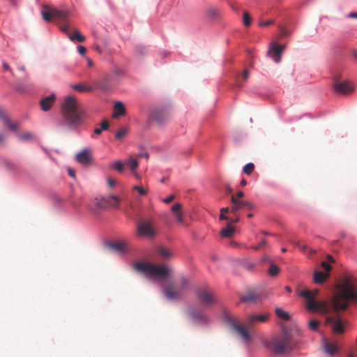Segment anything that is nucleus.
Wrapping results in <instances>:
<instances>
[{
  "mask_svg": "<svg viewBox=\"0 0 357 357\" xmlns=\"http://www.w3.org/2000/svg\"><path fill=\"white\" fill-rule=\"evenodd\" d=\"M243 23L246 26H250L251 24V17L248 12H244Z\"/></svg>",
  "mask_w": 357,
  "mask_h": 357,
  "instance_id": "40",
  "label": "nucleus"
},
{
  "mask_svg": "<svg viewBox=\"0 0 357 357\" xmlns=\"http://www.w3.org/2000/svg\"><path fill=\"white\" fill-rule=\"evenodd\" d=\"M77 50L79 54L84 55L86 51V49L85 47L82 45H79L77 47Z\"/></svg>",
  "mask_w": 357,
  "mask_h": 357,
  "instance_id": "44",
  "label": "nucleus"
},
{
  "mask_svg": "<svg viewBox=\"0 0 357 357\" xmlns=\"http://www.w3.org/2000/svg\"><path fill=\"white\" fill-rule=\"evenodd\" d=\"M259 298L257 294L254 292H248L247 295L241 298L242 302H256Z\"/></svg>",
  "mask_w": 357,
  "mask_h": 357,
  "instance_id": "26",
  "label": "nucleus"
},
{
  "mask_svg": "<svg viewBox=\"0 0 357 357\" xmlns=\"http://www.w3.org/2000/svg\"><path fill=\"white\" fill-rule=\"evenodd\" d=\"M266 243V241L265 239L262 240L261 243H259V245L252 247V248L255 250H259L261 246L264 245Z\"/></svg>",
  "mask_w": 357,
  "mask_h": 357,
  "instance_id": "45",
  "label": "nucleus"
},
{
  "mask_svg": "<svg viewBox=\"0 0 357 357\" xmlns=\"http://www.w3.org/2000/svg\"><path fill=\"white\" fill-rule=\"evenodd\" d=\"M231 202L232 206H231L230 211L233 214H236L237 211L241 209L245 208L252 209L254 207L253 204L249 201L238 199L234 195L231 196Z\"/></svg>",
  "mask_w": 357,
  "mask_h": 357,
  "instance_id": "11",
  "label": "nucleus"
},
{
  "mask_svg": "<svg viewBox=\"0 0 357 357\" xmlns=\"http://www.w3.org/2000/svg\"><path fill=\"white\" fill-rule=\"evenodd\" d=\"M0 120L11 130H16L19 127L18 123L10 121L6 114L2 109H0Z\"/></svg>",
  "mask_w": 357,
  "mask_h": 357,
  "instance_id": "19",
  "label": "nucleus"
},
{
  "mask_svg": "<svg viewBox=\"0 0 357 357\" xmlns=\"http://www.w3.org/2000/svg\"><path fill=\"white\" fill-rule=\"evenodd\" d=\"M128 132V129L127 128H121L115 135V137L117 139H121L124 137Z\"/></svg>",
  "mask_w": 357,
  "mask_h": 357,
  "instance_id": "36",
  "label": "nucleus"
},
{
  "mask_svg": "<svg viewBox=\"0 0 357 357\" xmlns=\"http://www.w3.org/2000/svg\"><path fill=\"white\" fill-rule=\"evenodd\" d=\"M249 71L248 70H244L242 75L237 74L235 77V84L238 87H241L243 84V82H245L249 77Z\"/></svg>",
  "mask_w": 357,
  "mask_h": 357,
  "instance_id": "22",
  "label": "nucleus"
},
{
  "mask_svg": "<svg viewBox=\"0 0 357 357\" xmlns=\"http://www.w3.org/2000/svg\"><path fill=\"white\" fill-rule=\"evenodd\" d=\"M109 246L113 250L119 252H124L126 250V242L118 241V242L111 243L109 245Z\"/></svg>",
  "mask_w": 357,
  "mask_h": 357,
  "instance_id": "24",
  "label": "nucleus"
},
{
  "mask_svg": "<svg viewBox=\"0 0 357 357\" xmlns=\"http://www.w3.org/2000/svg\"><path fill=\"white\" fill-rule=\"evenodd\" d=\"M196 296L199 303L204 307H211L216 302L215 294L208 288L198 289Z\"/></svg>",
  "mask_w": 357,
  "mask_h": 357,
  "instance_id": "7",
  "label": "nucleus"
},
{
  "mask_svg": "<svg viewBox=\"0 0 357 357\" xmlns=\"http://www.w3.org/2000/svg\"><path fill=\"white\" fill-rule=\"evenodd\" d=\"M275 314L281 319L287 321L290 319V315L289 314V313L282 310L280 308L275 309Z\"/></svg>",
  "mask_w": 357,
  "mask_h": 357,
  "instance_id": "31",
  "label": "nucleus"
},
{
  "mask_svg": "<svg viewBox=\"0 0 357 357\" xmlns=\"http://www.w3.org/2000/svg\"><path fill=\"white\" fill-rule=\"evenodd\" d=\"M348 17L350 18H357V13H350Z\"/></svg>",
  "mask_w": 357,
  "mask_h": 357,
  "instance_id": "54",
  "label": "nucleus"
},
{
  "mask_svg": "<svg viewBox=\"0 0 357 357\" xmlns=\"http://www.w3.org/2000/svg\"><path fill=\"white\" fill-rule=\"evenodd\" d=\"M321 266L326 271H330L331 270V266L326 261L321 262Z\"/></svg>",
  "mask_w": 357,
  "mask_h": 357,
  "instance_id": "43",
  "label": "nucleus"
},
{
  "mask_svg": "<svg viewBox=\"0 0 357 357\" xmlns=\"http://www.w3.org/2000/svg\"><path fill=\"white\" fill-rule=\"evenodd\" d=\"M220 220H228V217L226 216L224 213H220Z\"/></svg>",
  "mask_w": 357,
  "mask_h": 357,
  "instance_id": "57",
  "label": "nucleus"
},
{
  "mask_svg": "<svg viewBox=\"0 0 357 357\" xmlns=\"http://www.w3.org/2000/svg\"><path fill=\"white\" fill-rule=\"evenodd\" d=\"M244 196V192L243 191H238L236 194V196H235V197H236L238 199H239V198H241Z\"/></svg>",
  "mask_w": 357,
  "mask_h": 357,
  "instance_id": "50",
  "label": "nucleus"
},
{
  "mask_svg": "<svg viewBox=\"0 0 357 357\" xmlns=\"http://www.w3.org/2000/svg\"><path fill=\"white\" fill-rule=\"evenodd\" d=\"M229 207L222 208L220 209V213H224V214H225V213H228V212H229Z\"/></svg>",
  "mask_w": 357,
  "mask_h": 357,
  "instance_id": "52",
  "label": "nucleus"
},
{
  "mask_svg": "<svg viewBox=\"0 0 357 357\" xmlns=\"http://www.w3.org/2000/svg\"><path fill=\"white\" fill-rule=\"evenodd\" d=\"M285 289H286L288 292H291V289L289 286H286V287H285Z\"/></svg>",
  "mask_w": 357,
  "mask_h": 357,
  "instance_id": "63",
  "label": "nucleus"
},
{
  "mask_svg": "<svg viewBox=\"0 0 357 357\" xmlns=\"http://www.w3.org/2000/svg\"><path fill=\"white\" fill-rule=\"evenodd\" d=\"M119 202L120 199L119 197L116 195H110L107 197H102L100 199H96L94 203L97 208L103 209L106 208L109 204H111L114 207H116Z\"/></svg>",
  "mask_w": 357,
  "mask_h": 357,
  "instance_id": "10",
  "label": "nucleus"
},
{
  "mask_svg": "<svg viewBox=\"0 0 357 357\" xmlns=\"http://www.w3.org/2000/svg\"><path fill=\"white\" fill-rule=\"evenodd\" d=\"M329 276V274L322 271H316L314 273L313 280L317 284L323 283Z\"/></svg>",
  "mask_w": 357,
  "mask_h": 357,
  "instance_id": "23",
  "label": "nucleus"
},
{
  "mask_svg": "<svg viewBox=\"0 0 357 357\" xmlns=\"http://www.w3.org/2000/svg\"><path fill=\"white\" fill-rule=\"evenodd\" d=\"M266 347L275 354H284L291 351L295 346L292 335L287 331L276 335L268 341L264 342Z\"/></svg>",
  "mask_w": 357,
  "mask_h": 357,
  "instance_id": "4",
  "label": "nucleus"
},
{
  "mask_svg": "<svg viewBox=\"0 0 357 357\" xmlns=\"http://www.w3.org/2000/svg\"><path fill=\"white\" fill-rule=\"evenodd\" d=\"M68 174H69L70 176H72V177H75V171H74V170H73L72 169H68Z\"/></svg>",
  "mask_w": 357,
  "mask_h": 357,
  "instance_id": "55",
  "label": "nucleus"
},
{
  "mask_svg": "<svg viewBox=\"0 0 357 357\" xmlns=\"http://www.w3.org/2000/svg\"><path fill=\"white\" fill-rule=\"evenodd\" d=\"M125 164L121 161H117L112 165V167L119 172H123L124 169Z\"/></svg>",
  "mask_w": 357,
  "mask_h": 357,
  "instance_id": "35",
  "label": "nucleus"
},
{
  "mask_svg": "<svg viewBox=\"0 0 357 357\" xmlns=\"http://www.w3.org/2000/svg\"><path fill=\"white\" fill-rule=\"evenodd\" d=\"M133 268L138 273L149 278L167 279L172 271L169 268L150 262H137L133 265Z\"/></svg>",
  "mask_w": 357,
  "mask_h": 357,
  "instance_id": "5",
  "label": "nucleus"
},
{
  "mask_svg": "<svg viewBox=\"0 0 357 357\" xmlns=\"http://www.w3.org/2000/svg\"><path fill=\"white\" fill-rule=\"evenodd\" d=\"M327 260L330 263L334 262L333 257L331 255H327Z\"/></svg>",
  "mask_w": 357,
  "mask_h": 357,
  "instance_id": "56",
  "label": "nucleus"
},
{
  "mask_svg": "<svg viewBox=\"0 0 357 357\" xmlns=\"http://www.w3.org/2000/svg\"><path fill=\"white\" fill-rule=\"evenodd\" d=\"M351 54H352V56H353L354 59L357 61V50L356 49H354L351 51Z\"/></svg>",
  "mask_w": 357,
  "mask_h": 357,
  "instance_id": "49",
  "label": "nucleus"
},
{
  "mask_svg": "<svg viewBox=\"0 0 357 357\" xmlns=\"http://www.w3.org/2000/svg\"><path fill=\"white\" fill-rule=\"evenodd\" d=\"M255 169V165L252 162H249L246 164L243 168V172L247 174L248 176L250 175Z\"/></svg>",
  "mask_w": 357,
  "mask_h": 357,
  "instance_id": "34",
  "label": "nucleus"
},
{
  "mask_svg": "<svg viewBox=\"0 0 357 357\" xmlns=\"http://www.w3.org/2000/svg\"><path fill=\"white\" fill-rule=\"evenodd\" d=\"M100 125V128H96L94 129V133L96 135H100L103 130H108L109 127V123L107 120H103Z\"/></svg>",
  "mask_w": 357,
  "mask_h": 357,
  "instance_id": "28",
  "label": "nucleus"
},
{
  "mask_svg": "<svg viewBox=\"0 0 357 357\" xmlns=\"http://www.w3.org/2000/svg\"><path fill=\"white\" fill-rule=\"evenodd\" d=\"M190 286V280L185 276L181 277L177 282V285L174 284H169L163 288V294L165 297L169 300H177L180 298L182 292L187 289Z\"/></svg>",
  "mask_w": 357,
  "mask_h": 357,
  "instance_id": "6",
  "label": "nucleus"
},
{
  "mask_svg": "<svg viewBox=\"0 0 357 357\" xmlns=\"http://www.w3.org/2000/svg\"><path fill=\"white\" fill-rule=\"evenodd\" d=\"M86 60H87L88 66L89 67H93V65H94L93 61L91 59H89V58H87Z\"/></svg>",
  "mask_w": 357,
  "mask_h": 357,
  "instance_id": "51",
  "label": "nucleus"
},
{
  "mask_svg": "<svg viewBox=\"0 0 357 357\" xmlns=\"http://www.w3.org/2000/svg\"><path fill=\"white\" fill-rule=\"evenodd\" d=\"M269 314H250L246 319V325L248 328H252L257 322H266L268 319Z\"/></svg>",
  "mask_w": 357,
  "mask_h": 357,
  "instance_id": "13",
  "label": "nucleus"
},
{
  "mask_svg": "<svg viewBox=\"0 0 357 357\" xmlns=\"http://www.w3.org/2000/svg\"><path fill=\"white\" fill-rule=\"evenodd\" d=\"M274 24V21L271 20H268L266 22H260L259 23V25L260 26H269V25H271V24Z\"/></svg>",
  "mask_w": 357,
  "mask_h": 357,
  "instance_id": "41",
  "label": "nucleus"
},
{
  "mask_svg": "<svg viewBox=\"0 0 357 357\" xmlns=\"http://www.w3.org/2000/svg\"><path fill=\"white\" fill-rule=\"evenodd\" d=\"M261 260L264 262H268L270 264L271 263H273L272 261L268 257H264Z\"/></svg>",
  "mask_w": 357,
  "mask_h": 357,
  "instance_id": "53",
  "label": "nucleus"
},
{
  "mask_svg": "<svg viewBox=\"0 0 357 357\" xmlns=\"http://www.w3.org/2000/svg\"><path fill=\"white\" fill-rule=\"evenodd\" d=\"M246 184H247V181H245V179L243 178L240 183V185L241 186H245Z\"/></svg>",
  "mask_w": 357,
  "mask_h": 357,
  "instance_id": "59",
  "label": "nucleus"
},
{
  "mask_svg": "<svg viewBox=\"0 0 357 357\" xmlns=\"http://www.w3.org/2000/svg\"><path fill=\"white\" fill-rule=\"evenodd\" d=\"M77 160L82 165H89L91 162V153L88 149H84L77 155Z\"/></svg>",
  "mask_w": 357,
  "mask_h": 357,
  "instance_id": "17",
  "label": "nucleus"
},
{
  "mask_svg": "<svg viewBox=\"0 0 357 357\" xmlns=\"http://www.w3.org/2000/svg\"><path fill=\"white\" fill-rule=\"evenodd\" d=\"M333 88L336 93L343 95L350 94L354 90V85L349 81L340 82L337 79H335Z\"/></svg>",
  "mask_w": 357,
  "mask_h": 357,
  "instance_id": "9",
  "label": "nucleus"
},
{
  "mask_svg": "<svg viewBox=\"0 0 357 357\" xmlns=\"http://www.w3.org/2000/svg\"><path fill=\"white\" fill-rule=\"evenodd\" d=\"M62 120L59 126H65L70 130L80 127L87 118V114L79 100L74 96H67L61 105Z\"/></svg>",
  "mask_w": 357,
  "mask_h": 357,
  "instance_id": "2",
  "label": "nucleus"
},
{
  "mask_svg": "<svg viewBox=\"0 0 357 357\" xmlns=\"http://www.w3.org/2000/svg\"><path fill=\"white\" fill-rule=\"evenodd\" d=\"M132 190L137 191L139 192V194L141 195H146L148 192L147 189L144 188L143 187L139 186V185L133 186Z\"/></svg>",
  "mask_w": 357,
  "mask_h": 357,
  "instance_id": "39",
  "label": "nucleus"
},
{
  "mask_svg": "<svg viewBox=\"0 0 357 357\" xmlns=\"http://www.w3.org/2000/svg\"><path fill=\"white\" fill-rule=\"evenodd\" d=\"M326 351L330 355L333 356L337 350V347L335 344L327 342L325 345Z\"/></svg>",
  "mask_w": 357,
  "mask_h": 357,
  "instance_id": "32",
  "label": "nucleus"
},
{
  "mask_svg": "<svg viewBox=\"0 0 357 357\" xmlns=\"http://www.w3.org/2000/svg\"><path fill=\"white\" fill-rule=\"evenodd\" d=\"M87 208H88L89 210L92 211H95V208H94L93 207H92L91 206H90V205H88V206H87Z\"/></svg>",
  "mask_w": 357,
  "mask_h": 357,
  "instance_id": "64",
  "label": "nucleus"
},
{
  "mask_svg": "<svg viewBox=\"0 0 357 357\" xmlns=\"http://www.w3.org/2000/svg\"><path fill=\"white\" fill-rule=\"evenodd\" d=\"M126 114V108L124 105L121 101H117L114 105V112L112 114L113 118H118L123 116Z\"/></svg>",
  "mask_w": 357,
  "mask_h": 357,
  "instance_id": "20",
  "label": "nucleus"
},
{
  "mask_svg": "<svg viewBox=\"0 0 357 357\" xmlns=\"http://www.w3.org/2000/svg\"><path fill=\"white\" fill-rule=\"evenodd\" d=\"M335 289L331 299V306L326 301L316 300L319 293L318 289L302 290L299 295L306 299L307 310L325 315L324 324L331 326L333 333L337 335L344 333V326L339 312L346 310L350 302L357 301V283L352 278L344 277L336 284Z\"/></svg>",
  "mask_w": 357,
  "mask_h": 357,
  "instance_id": "1",
  "label": "nucleus"
},
{
  "mask_svg": "<svg viewBox=\"0 0 357 357\" xmlns=\"http://www.w3.org/2000/svg\"><path fill=\"white\" fill-rule=\"evenodd\" d=\"M226 318L233 329L235 330L243 340L246 341L250 340V335L248 331L245 328L237 324L235 321V319L231 316L228 315Z\"/></svg>",
  "mask_w": 357,
  "mask_h": 357,
  "instance_id": "12",
  "label": "nucleus"
},
{
  "mask_svg": "<svg viewBox=\"0 0 357 357\" xmlns=\"http://www.w3.org/2000/svg\"><path fill=\"white\" fill-rule=\"evenodd\" d=\"M43 19L47 22L52 21L59 24L60 29L68 36L70 25L68 23L69 12L63 10H59L55 7L43 5L41 10Z\"/></svg>",
  "mask_w": 357,
  "mask_h": 357,
  "instance_id": "3",
  "label": "nucleus"
},
{
  "mask_svg": "<svg viewBox=\"0 0 357 357\" xmlns=\"http://www.w3.org/2000/svg\"><path fill=\"white\" fill-rule=\"evenodd\" d=\"M280 268L274 263H271L270 267L268 269V273L271 277H275L280 272Z\"/></svg>",
  "mask_w": 357,
  "mask_h": 357,
  "instance_id": "29",
  "label": "nucleus"
},
{
  "mask_svg": "<svg viewBox=\"0 0 357 357\" xmlns=\"http://www.w3.org/2000/svg\"><path fill=\"white\" fill-rule=\"evenodd\" d=\"M156 253L163 259H168L173 256V253L164 246H159L156 248Z\"/></svg>",
  "mask_w": 357,
  "mask_h": 357,
  "instance_id": "21",
  "label": "nucleus"
},
{
  "mask_svg": "<svg viewBox=\"0 0 357 357\" xmlns=\"http://www.w3.org/2000/svg\"><path fill=\"white\" fill-rule=\"evenodd\" d=\"M107 184L110 186V187H114L116 184V181L112 178H107Z\"/></svg>",
  "mask_w": 357,
  "mask_h": 357,
  "instance_id": "46",
  "label": "nucleus"
},
{
  "mask_svg": "<svg viewBox=\"0 0 357 357\" xmlns=\"http://www.w3.org/2000/svg\"><path fill=\"white\" fill-rule=\"evenodd\" d=\"M125 165H126L130 169L131 171L135 170L139 165L137 160L132 157H130Z\"/></svg>",
  "mask_w": 357,
  "mask_h": 357,
  "instance_id": "30",
  "label": "nucleus"
},
{
  "mask_svg": "<svg viewBox=\"0 0 357 357\" xmlns=\"http://www.w3.org/2000/svg\"><path fill=\"white\" fill-rule=\"evenodd\" d=\"M227 192L229 193H231L232 192V189L229 186H227Z\"/></svg>",
  "mask_w": 357,
  "mask_h": 357,
  "instance_id": "62",
  "label": "nucleus"
},
{
  "mask_svg": "<svg viewBox=\"0 0 357 357\" xmlns=\"http://www.w3.org/2000/svg\"><path fill=\"white\" fill-rule=\"evenodd\" d=\"M320 322L315 319H312L308 322L309 328L312 331H317Z\"/></svg>",
  "mask_w": 357,
  "mask_h": 357,
  "instance_id": "37",
  "label": "nucleus"
},
{
  "mask_svg": "<svg viewBox=\"0 0 357 357\" xmlns=\"http://www.w3.org/2000/svg\"><path fill=\"white\" fill-rule=\"evenodd\" d=\"M137 234L141 237L153 238L156 234L153 222L150 220L139 222L137 225Z\"/></svg>",
  "mask_w": 357,
  "mask_h": 357,
  "instance_id": "8",
  "label": "nucleus"
},
{
  "mask_svg": "<svg viewBox=\"0 0 357 357\" xmlns=\"http://www.w3.org/2000/svg\"><path fill=\"white\" fill-rule=\"evenodd\" d=\"M55 100L56 96L53 93L43 98L40 102L41 109L45 112L48 111L52 107Z\"/></svg>",
  "mask_w": 357,
  "mask_h": 357,
  "instance_id": "15",
  "label": "nucleus"
},
{
  "mask_svg": "<svg viewBox=\"0 0 357 357\" xmlns=\"http://www.w3.org/2000/svg\"><path fill=\"white\" fill-rule=\"evenodd\" d=\"M17 136L20 140H28L33 137V134L29 132H26L22 134H18Z\"/></svg>",
  "mask_w": 357,
  "mask_h": 357,
  "instance_id": "38",
  "label": "nucleus"
},
{
  "mask_svg": "<svg viewBox=\"0 0 357 357\" xmlns=\"http://www.w3.org/2000/svg\"><path fill=\"white\" fill-rule=\"evenodd\" d=\"M188 314L195 321H198V322H206L207 321L206 317L202 312H197L195 310V309L192 307L188 308Z\"/></svg>",
  "mask_w": 357,
  "mask_h": 357,
  "instance_id": "16",
  "label": "nucleus"
},
{
  "mask_svg": "<svg viewBox=\"0 0 357 357\" xmlns=\"http://www.w3.org/2000/svg\"><path fill=\"white\" fill-rule=\"evenodd\" d=\"M296 245L298 246L303 251H304L306 248L305 245H301L299 243H296Z\"/></svg>",
  "mask_w": 357,
  "mask_h": 357,
  "instance_id": "58",
  "label": "nucleus"
},
{
  "mask_svg": "<svg viewBox=\"0 0 357 357\" xmlns=\"http://www.w3.org/2000/svg\"><path fill=\"white\" fill-rule=\"evenodd\" d=\"M69 39L71 41L77 40L82 43L85 40L86 38L78 30H75L74 34H69Z\"/></svg>",
  "mask_w": 357,
  "mask_h": 357,
  "instance_id": "27",
  "label": "nucleus"
},
{
  "mask_svg": "<svg viewBox=\"0 0 357 357\" xmlns=\"http://www.w3.org/2000/svg\"><path fill=\"white\" fill-rule=\"evenodd\" d=\"M175 199V196L174 195H169V197H167V198L162 199V202L166 203V204H169L170 202H172L174 199Z\"/></svg>",
  "mask_w": 357,
  "mask_h": 357,
  "instance_id": "42",
  "label": "nucleus"
},
{
  "mask_svg": "<svg viewBox=\"0 0 357 357\" xmlns=\"http://www.w3.org/2000/svg\"><path fill=\"white\" fill-rule=\"evenodd\" d=\"M4 140V136L3 135L0 133V144L3 143Z\"/></svg>",
  "mask_w": 357,
  "mask_h": 357,
  "instance_id": "61",
  "label": "nucleus"
},
{
  "mask_svg": "<svg viewBox=\"0 0 357 357\" xmlns=\"http://www.w3.org/2000/svg\"><path fill=\"white\" fill-rule=\"evenodd\" d=\"M72 88L76 91H79V92L91 91L92 90L91 87L86 86L84 85L83 84H74L72 86Z\"/></svg>",
  "mask_w": 357,
  "mask_h": 357,
  "instance_id": "33",
  "label": "nucleus"
},
{
  "mask_svg": "<svg viewBox=\"0 0 357 357\" xmlns=\"http://www.w3.org/2000/svg\"><path fill=\"white\" fill-rule=\"evenodd\" d=\"M138 156L140 158H145L146 159L149 158V153L147 152H142L138 154Z\"/></svg>",
  "mask_w": 357,
  "mask_h": 357,
  "instance_id": "47",
  "label": "nucleus"
},
{
  "mask_svg": "<svg viewBox=\"0 0 357 357\" xmlns=\"http://www.w3.org/2000/svg\"><path fill=\"white\" fill-rule=\"evenodd\" d=\"M285 48L284 45H278L274 43L268 52V54L276 62L279 63L281 59V54Z\"/></svg>",
  "mask_w": 357,
  "mask_h": 357,
  "instance_id": "14",
  "label": "nucleus"
},
{
  "mask_svg": "<svg viewBox=\"0 0 357 357\" xmlns=\"http://www.w3.org/2000/svg\"><path fill=\"white\" fill-rule=\"evenodd\" d=\"M182 204L176 203L172 206L171 211L174 214L177 222L180 224H184V218L181 212Z\"/></svg>",
  "mask_w": 357,
  "mask_h": 357,
  "instance_id": "18",
  "label": "nucleus"
},
{
  "mask_svg": "<svg viewBox=\"0 0 357 357\" xmlns=\"http://www.w3.org/2000/svg\"><path fill=\"white\" fill-rule=\"evenodd\" d=\"M287 35V32L284 29H282L281 31V36H286Z\"/></svg>",
  "mask_w": 357,
  "mask_h": 357,
  "instance_id": "60",
  "label": "nucleus"
},
{
  "mask_svg": "<svg viewBox=\"0 0 357 357\" xmlns=\"http://www.w3.org/2000/svg\"><path fill=\"white\" fill-rule=\"evenodd\" d=\"M234 232V227H233L231 223H228L226 228H224L221 230V235L223 237L229 238L232 236Z\"/></svg>",
  "mask_w": 357,
  "mask_h": 357,
  "instance_id": "25",
  "label": "nucleus"
},
{
  "mask_svg": "<svg viewBox=\"0 0 357 357\" xmlns=\"http://www.w3.org/2000/svg\"><path fill=\"white\" fill-rule=\"evenodd\" d=\"M3 68L5 70H10L12 73V70L10 69V66L8 63L3 62Z\"/></svg>",
  "mask_w": 357,
  "mask_h": 357,
  "instance_id": "48",
  "label": "nucleus"
}]
</instances>
